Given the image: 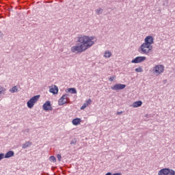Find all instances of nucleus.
I'll list each match as a JSON object with an SVG mask.
<instances>
[{
  "label": "nucleus",
  "mask_w": 175,
  "mask_h": 175,
  "mask_svg": "<svg viewBox=\"0 0 175 175\" xmlns=\"http://www.w3.org/2000/svg\"><path fill=\"white\" fill-rule=\"evenodd\" d=\"M76 143H77L76 139H73V140H72V141L70 142V144H76Z\"/></svg>",
  "instance_id": "cd10ccee"
},
{
  "label": "nucleus",
  "mask_w": 175,
  "mask_h": 175,
  "mask_svg": "<svg viewBox=\"0 0 175 175\" xmlns=\"http://www.w3.org/2000/svg\"><path fill=\"white\" fill-rule=\"evenodd\" d=\"M6 92V89L5 88H3L2 86H0V95H5Z\"/></svg>",
  "instance_id": "6ab92c4d"
},
{
  "label": "nucleus",
  "mask_w": 175,
  "mask_h": 175,
  "mask_svg": "<svg viewBox=\"0 0 175 175\" xmlns=\"http://www.w3.org/2000/svg\"><path fill=\"white\" fill-rule=\"evenodd\" d=\"M120 114H122V111H118L117 112L118 116H120Z\"/></svg>",
  "instance_id": "c85d7f7f"
},
{
  "label": "nucleus",
  "mask_w": 175,
  "mask_h": 175,
  "mask_svg": "<svg viewBox=\"0 0 175 175\" xmlns=\"http://www.w3.org/2000/svg\"><path fill=\"white\" fill-rule=\"evenodd\" d=\"M29 146H32V142L28 141V142H25V144H23L22 148L25 150V148H28V147H29Z\"/></svg>",
  "instance_id": "2eb2a0df"
},
{
  "label": "nucleus",
  "mask_w": 175,
  "mask_h": 175,
  "mask_svg": "<svg viewBox=\"0 0 175 175\" xmlns=\"http://www.w3.org/2000/svg\"><path fill=\"white\" fill-rule=\"evenodd\" d=\"M96 14L99 15V14H102V13H103V9L102 8H98L96 10Z\"/></svg>",
  "instance_id": "aec40b11"
},
{
  "label": "nucleus",
  "mask_w": 175,
  "mask_h": 175,
  "mask_svg": "<svg viewBox=\"0 0 175 175\" xmlns=\"http://www.w3.org/2000/svg\"><path fill=\"white\" fill-rule=\"evenodd\" d=\"M39 98H40V95L34 96L30 98L27 103V107H29V109H32V107L35 106V103L39 100Z\"/></svg>",
  "instance_id": "20e7f679"
},
{
  "label": "nucleus",
  "mask_w": 175,
  "mask_h": 175,
  "mask_svg": "<svg viewBox=\"0 0 175 175\" xmlns=\"http://www.w3.org/2000/svg\"><path fill=\"white\" fill-rule=\"evenodd\" d=\"M104 57L105 58H110V57H111V52H110L109 51H106L105 52Z\"/></svg>",
  "instance_id": "dca6fc26"
},
{
  "label": "nucleus",
  "mask_w": 175,
  "mask_h": 175,
  "mask_svg": "<svg viewBox=\"0 0 175 175\" xmlns=\"http://www.w3.org/2000/svg\"><path fill=\"white\" fill-rule=\"evenodd\" d=\"M49 92H51V94H58V87L57 85H54L52 88H50Z\"/></svg>",
  "instance_id": "9b49d317"
},
{
  "label": "nucleus",
  "mask_w": 175,
  "mask_h": 175,
  "mask_svg": "<svg viewBox=\"0 0 175 175\" xmlns=\"http://www.w3.org/2000/svg\"><path fill=\"white\" fill-rule=\"evenodd\" d=\"M144 42L145 44L152 46V44H154V38L151 36H148L145 38Z\"/></svg>",
  "instance_id": "1a4fd4ad"
},
{
  "label": "nucleus",
  "mask_w": 175,
  "mask_h": 175,
  "mask_svg": "<svg viewBox=\"0 0 175 175\" xmlns=\"http://www.w3.org/2000/svg\"><path fill=\"white\" fill-rule=\"evenodd\" d=\"M42 109L45 111H49L50 110H53V107H51V103L50 101L47 100L45 103L42 105Z\"/></svg>",
  "instance_id": "9d476101"
},
{
  "label": "nucleus",
  "mask_w": 175,
  "mask_h": 175,
  "mask_svg": "<svg viewBox=\"0 0 175 175\" xmlns=\"http://www.w3.org/2000/svg\"><path fill=\"white\" fill-rule=\"evenodd\" d=\"M135 72H137L138 73H140L143 72V68L142 67H139L137 68H135Z\"/></svg>",
  "instance_id": "4be33fe9"
},
{
  "label": "nucleus",
  "mask_w": 175,
  "mask_h": 175,
  "mask_svg": "<svg viewBox=\"0 0 175 175\" xmlns=\"http://www.w3.org/2000/svg\"><path fill=\"white\" fill-rule=\"evenodd\" d=\"M139 53L141 54H146L148 55L152 51V45H148L144 42L140 46L138 49Z\"/></svg>",
  "instance_id": "f03ea898"
},
{
  "label": "nucleus",
  "mask_w": 175,
  "mask_h": 175,
  "mask_svg": "<svg viewBox=\"0 0 175 175\" xmlns=\"http://www.w3.org/2000/svg\"><path fill=\"white\" fill-rule=\"evenodd\" d=\"M68 100H69V94H64L59 99V101H58L59 106H63V105L68 103Z\"/></svg>",
  "instance_id": "423d86ee"
},
{
  "label": "nucleus",
  "mask_w": 175,
  "mask_h": 175,
  "mask_svg": "<svg viewBox=\"0 0 175 175\" xmlns=\"http://www.w3.org/2000/svg\"><path fill=\"white\" fill-rule=\"evenodd\" d=\"M114 79H116V77L113 76V77H109V81H113L114 80Z\"/></svg>",
  "instance_id": "bb28decb"
},
{
  "label": "nucleus",
  "mask_w": 175,
  "mask_h": 175,
  "mask_svg": "<svg viewBox=\"0 0 175 175\" xmlns=\"http://www.w3.org/2000/svg\"><path fill=\"white\" fill-rule=\"evenodd\" d=\"M3 158H5V154L1 153L0 154V161H2V159H3Z\"/></svg>",
  "instance_id": "393cba45"
},
{
  "label": "nucleus",
  "mask_w": 175,
  "mask_h": 175,
  "mask_svg": "<svg viewBox=\"0 0 175 175\" xmlns=\"http://www.w3.org/2000/svg\"><path fill=\"white\" fill-rule=\"evenodd\" d=\"M142 105H143V102H142L141 100H139V101L134 102L131 106L132 107L136 108V107H140Z\"/></svg>",
  "instance_id": "f8f14e48"
},
{
  "label": "nucleus",
  "mask_w": 175,
  "mask_h": 175,
  "mask_svg": "<svg viewBox=\"0 0 175 175\" xmlns=\"http://www.w3.org/2000/svg\"><path fill=\"white\" fill-rule=\"evenodd\" d=\"M94 36H88L85 35H79L77 37V44L71 47V51L79 54L91 49L95 44Z\"/></svg>",
  "instance_id": "f257e3e1"
},
{
  "label": "nucleus",
  "mask_w": 175,
  "mask_h": 175,
  "mask_svg": "<svg viewBox=\"0 0 175 175\" xmlns=\"http://www.w3.org/2000/svg\"><path fill=\"white\" fill-rule=\"evenodd\" d=\"M81 122V119L77 118L75 119H73L72 121V123L73 125H79Z\"/></svg>",
  "instance_id": "4468645a"
},
{
  "label": "nucleus",
  "mask_w": 175,
  "mask_h": 175,
  "mask_svg": "<svg viewBox=\"0 0 175 175\" xmlns=\"http://www.w3.org/2000/svg\"><path fill=\"white\" fill-rule=\"evenodd\" d=\"M88 105V104H86L85 103L82 105V107H81V110H84V109H85V107H87Z\"/></svg>",
  "instance_id": "b1692460"
},
{
  "label": "nucleus",
  "mask_w": 175,
  "mask_h": 175,
  "mask_svg": "<svg viewBox=\"0 0 175 175\" xmlns=\"http://www.w3.org/2000/svg\"><path fill=\"white\" fill-rule=\"evenodd\" d=\"M57 158L58 161H61V159H62V156L61 154H57Z\"/></svg>",
  "instance_id": "a878e982"
},
{
  "label": "nucleus",
  "mask_w": 175,
  "mask_h": 175,
  "mask_svg": "<svg viewBox=\"0 0 175 175\" xmlns=\"http://www.w3.org/2000/svg\"><path fill=\"white\" fill-rule=\"evenodd\" d=\"M92 103V100H91V98H89L88 100L85 101V103H86V105H88V106L89 105H91V103Z\"/></svg>",
  "instance_id": "5701e85b"
},
{
  "label": "nucleus",
  "mask_w": 175,
  "mask_h": 175,
  "mask_svg": "<svg viewBox=\"0 0 175 175\" xmlns=\"http://www.w3.org/2000/svg\"><path fill=\"white\" fill-rule=\"evenodd\" d=\"M146 57L144 56H138L131 61L132 64H140L141 62H144Z\"/></svg>",
  "instance_id": "0eeeda50"
},
{
  "label": "nucleus",
  "mask_w": 175,
  "mask_h": 175,
  "mask_svg": "<svg viewBox=\"0 0 175 175\" xmlns=\"http://www.w3.org/2000/svg\"><path fill=\"white\" fill-rule=\"evenodd\" d=\"M18 89L17 88V86H14L11 90H10V92L11 94H14V92H18Z\"/></svg>",
  "instance_id": "f3484780"
},
{
  "label": "nucleus",
  "mask_w": 175,
  "mask_h": 175,
  "mask_svg": "<svg viewBox=\"0 0 175 175\" xmlns=\"http://www.w3.org/2000/svg\"><path fill=\"white\" fill-rule=\"evenodd\" d=\"M158 175H175V171L172 169L163 168L159 171Z\"/></svg>",
  "instance_id": "39448f33"
},
{
  "label": "nucleus",
  "mask_w": 175,
  "mask_h": 175,
  "mask_svg": "<svg viewBox=\"0 0 175 175\" xmlns=\"http://www.w3.org/2000/svg\"><path fill=\"white\" fill-rule=\"evenodd\" d=\"M2 36H3V34L0 31V38H2Z\"/></svg>",
  "instance_id": "c756f323"
},
{
  "label": "nucleus",
  "mask_w": 175,
  "mask_h": 175,
  "mask_svg": "<svg viewBox=\"0 0 175 175\" xmlns=\"http://www.w3.org/2000/svg\"><path fill=\"white\" fill-rule=\"evenodd\" d=\"M12 157H14V152L12 150L8 151L5 155H4V158H12Z\"/></svg>",
  "instance_id": "ddd939ff"
},
{
  "label": "nucleus",
  "mask_w": 175,
  "mask_h": 175,
  "mask_svg": "<svg viewBox=\"0 0 175 175\" xmlns=\"http://www.w3.org/2000/svg\"><path fill=\"white\" fill-rule=\"evenodd\" d=\"M165 70V66L163 65H156L154 67L152 68V73L155 76H159V75H162V72H164Z\"/></svg>",
  "instance_id": "7ed1b4c3"
},
{
  "label": "nucleus",
  "mask_w": 175,
  "mask_h": 175,
  "mask_svg": "<svg viewBox=\"0 0 175 175\" xmlns=\"http://www.w3.org/2000/svg\"><path fill=\"white\" fill-rule=\"evenodd\" d=\"M125 87H126V85H125V84L117 83V84L114 85L113 86H112L111 88L113 91H118L120 90H124V88H125Z\"/></svg>",
  "instance_id": "6e6552de"
},
{
  "label": "nucleus",
  "mask_w": 175,
  "mask_h": 175,
  "mask_svg": "<svg viewBox=\"0 0 175 175\" xmlns=\"http://www.w3.org/2000/svg\"><path fill=\"white\" fill-rule=\"evenodd\" d=\"M68 92H71V94H77V90L75 88H68Z\"/></svg>",
  "instance_id": "a211bd4d"
},
{
  "label": "nucleus",
  "mask_w": 175,
  "mask_h": 175,
  "mask_svg": "<svg viewBox=\"0 0 175 175\" xmlns=\"http://www.w3.org/2000/svg\"><path fill=\"white\" fill-rule=\"evenodd\" d=\"M49 161L51 162H55L57 161V159H55V157H54V156H51L49 157Z\"/></svg>",
  "instance_id": "412c9836"
}]
</instances>
